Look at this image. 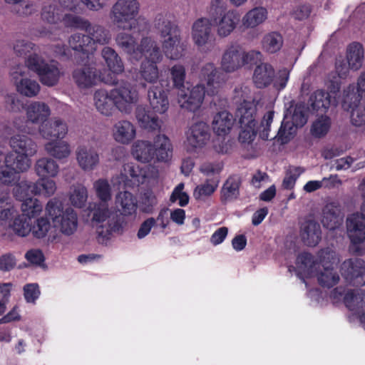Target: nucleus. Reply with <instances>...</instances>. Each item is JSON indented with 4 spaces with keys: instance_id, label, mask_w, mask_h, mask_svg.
I'll use <instances>...</instances> for the list:
<instances>
[{
    "instance_id": "1",
    "label": "nucleus",
    "mask_w": 365,
    "mask_h": 365,
    "mask_svg": "<svg viewBox=\"0 0 365 365\" xmlns=\"http://www.w3.org/2000/svg\"><path fill=\"white\" fill-rule=\"evenodd\" d=\"M173 86L178 89L177 100L179 106L185 110L195 112L201 106L205 92L214 96L219 93L227 78L213 63H206L200 68L199 79L201 82L191 89L185 87V68L182 64H175L170 69Z\"/></svg>"
},
{
    "instance_id": "2",
    "label": "nucleus",
    "mask_w": 365,
    "mask_h": 365,
    "mask_svg": "<svg viewBox=\"0 0 365 365\" xmlns=\"http://www.w3.org/2000/svg\"><path fill=\"white\" fill-rule=\"evenodd\" d=\"M11 151L4 153L0 148V182L12 185L19 179V173L31 165V158L38 152L37 143L24 134H15L9 140Z\"/></svg>"
},
{
    "instance_id": "3",
    "label": "nucleus",
    "mask_w": 365,
    "mask_h": 365,
    "mask_svg": "<svg viewBox=\"0 0 365 365\" xmlns=\"http://www.w3.org/2000/svg\"><path fill=\"white\" fill-rule=\"evenodd\" d=\"M93 190L100 202L91 209L92 222L96 228L98 240L106 243L115 235H121L124 230V220L108 202L112 198L111 185L107 179L99 178L93 184Z\"/></svg>"
},
{
    "instance_id": "4",
    "label": "nucleus",
    "mask_w": 365,
    "mask_h": 365,
    "mask_svg": "<svg viewBox=\"0 0 365 365\" xmlns=\"http://www.w3.org/2000/svg\"><path fill=\"white\" fill-rule=\"evenodd\" d=\"M339 259L331 248L320 250L315 259L309 253H302L297 259L298 274L303 277H316L318 283L323 287L330 288L336 285L339 275L334 269Z\"/></svg>"
},
{
    "instance_id": "5",
    "label": "nucleus",
    "mask_w": 365,
    "mask_h": 365,
    "mask_svg": "<svg viewBox=\"0 0 365 365\" xmlns=\"http://www.w3.org/2000/svg\"><path fill=\"white\" fill-rule=\"evenodd\" d=\"M115 43L128 56V60L131 63L139 61L143 54L148 52L151 59L160 58V49L155 41L150 37L143 38L138 44L136 38L131 34L120 31L115 37Z\"/></svg>"
},
{
    "instance_id": "6",
    "label": "nucleus",
    "mask_w": 365,
    "mask_h": 365,
    "mask_svg": "<svg viewBox=\"0 0 365 365\" xmlns=\"http://www.w3.org/2000/svg\"><path fill=\"white\" fill-rule=\"evenodd\" d=\"M155 27L163 41V49L168 58L178 60L183 56L185 44L182 42L181 30L167 15H158L155 21Z\"/></svg>"
},
{
    "instance_id": "7",
    "label": "nucleus",
    "mask_w": 365,
    "mask_h": 365,
    "mask_svg": "<svg viewBox=\"0 0 365 365\" xmlns=\"http://www.w3.org/2000/svg\"><path fill=\"white\" fill-rule=\"evenodd\" d=\"M46 214L52 222L60 235L70 237L73 235L78 227V217L76 212L71 207L63 208L61 203L56 199L50 200L45 207Z\"/></svg>"
},
{
    "instance_id": "8",
    "label": "nucleus",
    "mask_w": 365,
    "mask_h": 365,
    "mask_svg": "<svg viewBox=\"0 0 365 365\" xmlns=\"http://www.w3.org/2000/svg\"><path fill=\"white\" fill-rule=\"evenodd\" d=\"M207 12L220 38L230 36L240 21V12L233 9L227 10L224 0H211Z\"/></svg>"
},
{
    "instance_id": "9",
    "label": "nucleus",
    "mask_w": 365,
    "mask_h": 365,
    "mask_svg": "<svg viewBox=\"0 0 365 365\" xmlns=\"http://www.w3.org/2000/svg\"><path fill=\"white\" fill-rule=\"evenodd\" d=\"M140 4L137 0H118L111 7L110 18L123 30H133L138 25Z\"/></svg>"
},
{
    "instance_id": "10",
    "label": "nucleus",
    "mask_w": 365,
    "mask_h": 365,
    "mask_svg": "<svg viewBox=\"0 0 365 365\" xmlns=\"http://www.w3.org/2000/svg\"><path fill=\"white\" fill-rule=\"evenodd\" d=\"M27 68L35 72L42 84L47 86L56 85L61 76L57 63L46 62L37 54L30 55L25 61Z\"/></svg>"
},
{
    "instance_id": "11",
    "label": "nucleus",
    "mask_w": 365,
    "mask_h": 365,
    "mask_svg": "<svg viewBox=\"0 0 365 365\" xmlns=\"http://www.w3.org/2000/svg\"><path fill=\"white\" fill-rule=\"evenodd\" d=\"M235 101L240 103L236 115L240 126L256 125L257 108L251 95L250 90L246 86L235 88Z\"/></svg>"
},
{
    "instance_id": "12",
    "label": "nucleus",
    "mask_w": 365,
    "mask_h": 365,
    "mask_svg": "<svg viewBox=\"0 0 365 365\" xmlns=\"http://www.w3.org/2000/svg\"><path fill=\"white\" fill-rule=\"evenodd\" d=\"M111 93L114 97L116 109L125 114L132 112L133 106L139 100V93L134 85L122 81L113 89Z\"/></svg>"
},
{
    "instance_id": "13",
    "label": "nucleus",
    "mask_w": 365,
    "mask_h": 365,
    "mask_svg": "<svg viewBox=\"0 0 365 365\" xmlns=\"http://www.w3.org/2000/svg\"><path fill=\"white\" fill-rule=\"evenodd\" d=\"M148 178L147 168L128 163L123 165L120 174L112 178L111 183L114 187L138 186L143 184Z\"/></svg>"
},
{
    "instance_id": "14",
    "label": "nucleus",
    "mask_w": 365,
    "mask_h": 365,
    "mask_svg": "<svg viewBox=\"0 0 365 365\" xmlns=\"http://www.w3.org/2000/svg\"><path fill=\"white\" fill-rule=\"evenodd\" d=\"M9 76L16 91L21 95L32 98L38 94L41 88L39 83L35 79L27 77L26 68L24 65L12 66Z\"/></svg>"
},
{
    "instance_id": "15",
    "label": "nucleus",
    "mask_w": 365,
    "mask_h": 365,
    "mask_svg": "<svg viewBox=\"0 0 365 365\" xmlns=\"http://www.w3.org/2000/svg\"><path fill=\"white\" fill-rule=\"evenodd\" d=\"M346 227L351 241L350 251L356 255H362L361 245L365 242V221L361 219L359 212H354L347 216Z\"/></svg>"
},
{
    "instance_id": "16",
    "label": "nucleus",
    "mask_w": 365,
    "mask_h": 365,
    "mask_svg": "<svg viewBox=\"0 0 365 365\" xmlns=\"http://www.w3.org/2000/svg\"><path fill=\"white\" fill-rule=\"evenodd\" d=\"M342 277L352 286H365V262L361 258L344 260L340 267Z\"/></svg>"
},
{
    "instance_id": "17",
    "label": "nucleus",
    "mask_w": 365,
    "mask_h": 365,
    "mask_svg": "<svg viewBox=\"0 0 365 365\" xmlns=\"http://www.w3.org/2000/svg\"><path fill=\"white\" fill-rule=\"evenodd\" d=\"M209 140V126L204 122H198L191 125L187 130L185 146L187 152L197 153Z\"/></svg>"
},
{
    "instance_id": "18",
    "label": "nucleus",
    "mask_w": 365,
    "mask_h": 365,
    "mask_svg": "<svg viewBox=\"0 0 365 365\" xmlns=\"http://www.w3.org/2000/svg\"><path fill=\"white\" fill-rule=\"evenodd\" d=\"M191 37L194 44L202 48L214 39L210 18L200 17L191 26Z\"/></svg>"
},
{
    "instance_id": "19",
    "label": "nucleus",
    "mask_w": 365,
    "mask_h": 365,
    "mask_svg": "<svg viewBox=\"0 0 365 365\" xmlns=\"http://www.w3.org/2000/svg\"><path fill=\"white\" fill-rule=\"evenodd\" d=\"M73 79L76 86L81 89H88L96 86L103 80L98 75L96 68L91 66H84L77 68L73 72ZM105 83L112 84L113 82L104 81Z\"/></svg>"
},
{
    "instance_id": "20",
    "label": "nucleus",
    "mask_w": 365,
    "mask_h": 365,
    "mask_svg": "<svg viewBox=\"0 0 365 365\" xmlns=\"http://www.w3.org/2000/svg\"><path fill=\"white\" fill-rule=\"evenodd\" d=\"M76 158L78 166L84 171L93 170L100 163L97 150L91 145H81L76 150Z\"/></svg>"
},
{
    "instance_id": "21",
    "label": "nucleus",
    "mask_w": 365,
    "mask_h": 365,
    "mask_svg": "<svg viewBox=\"0 0 365 365\" xmlns=\"http://www.w3.org/2000/svg\"><path fill=\"white\" fill-rule=\"evenodd\" d=\"M220 66L222 71L227 73H234L243 67L242 51L239 45L231 44L225 49Z\"/></svg>"
},
{
    "instance_id": "22",
    "label": "nucleus",
    "mask_w": 365,
    "mask_h": 365,
    "mask_svg": "<svg viewBox=\"0 0 365 365\" xmlns=\"http://www.w3.org/2000/svg\"><path fill=\"white\" fill-rule=\"evenodd\" d=\"M160 85H153L148 90V101L150 109L155 113L165 114L169 108L168 91Z\"/></svg>"
},
{
    "instance_id": "23",
    "label": "nucleus",
    "mask_w": 365,
    "mask_h": 365,
    "mask_svg": "<svg viewBox=\"0 0 365 365\" xmlns=\"http://www.w3.org/2000/svg\"><path fill=\"white\" fill-rule=\"evenodd\" d=\"M68 125L63 120L54 118L45 123L41 124L38 132L42 138L52 140L63 139L68 133Z\"/></svg>"
},
{
    "instance_id": "24",
    "label": "nucleus",
    "mask_w": 365,
    "mask_h": 365,
    "mask_svg": "<svg viewBox=\"0 0 365 365\" xmlns=\"http://www.w3.org/2000/svg\"><path fill=\"white\" fill-rule=\"evenodd\" d=\"M155 162L168 163L171 160L173 146L170 139L165 134L156 135L152 141Z\"/></svg>"
},
{
    "instance_id": "25",
    "label": "nucleus",
    "mask_w": 365,
    "mask_h": 365,
    "mask_svg": "<svg viewBox=\"0 0 365 365\" xmlns=\"http://www.w3.org/2000/svg\"><path fill=\"white\" fill-rule=\"evenodd\" d=\"M51 225L46 217H38L31 227L30 234L38 240L46 238L48 243H54L60 240L61 236L56 231H50Z\"/></svg>"
},
{
    "instance_id": "26",
    "label": "nucleus",
    "mask_w": 365,
    "mask_h": 365,
    "mask_svg": "<svg viewBox=\"0 0 365 365\" xmlns=\"http://www.w3.org/2000/svg\"><path fill=\"white\" fill-rule=\"evenodd\" d=\"M158 113L147 110L143 106H138L135 110V118L140 127L148 131H160L163 125Z\"/></svg>"
},
{
    "instance_id": "27",
    "label": "nucleus",
    "mask_w": 365,
    "mask_h": 365,
    "mask_svg": "<svg viewBox=\"0 0 365 365\" xmlns=\"http://www.w3.org/2000/svg\"><path fill=\"white\" fill-rule=\"evenodd\" d=\"M364 99L365 100V71L362 72L358 78L356 91L352 84L344 91L342 107L344 109H349Z\"/></svg>"
},
{
    "instance_id": "28",
    "label": "nucleus",
    "mask_w": 365,
    "mask_h": 365,
    "mask_svg": "<svg viewBox=\"0 0 365 365\" xmlns=\"http://www.w3.org/2000/svg\"><path fill=\"white\" fill-rule=\"evenodd\" d=\"M28 122L38 124L45 123L51 114L50 107L41 101H32L25 107Z\"/></svg>"
},
{
    "instance_id": "29",
    "label": "nucleus",
    "mask_w": 365,
    "mask_h": 365,
    "mask_svg": "<svg viewBox=\"0 0 365 365\" xmlns=\"http://www.w3.org/2000/svg\"><path fill=\"white\" fill-rule=\"evenodd\" d=\"M112 136L117 143L128 145L133 141L136 136L135 127L129 120H119L113 126Z\"/></svg>"
},
{
    "instance_id": "30",
    "label": "nucleus",
    "mask_w": 365,
    "mask_h": 365,
    "mask_svg": "<svg viewBox=\"0 0 365 365\" xmlns=\"http://www.w3.org/2000/svg\"><path fill=\"white\" fill-rule=\"evenodd\" d=\"M115 203L123 217H135L138 212L136 197L128 191L119 192L115 197Z\"/></svg>"
},
{
    "instance_id": "31",
    "label": "nucleus",
    "mask_w": 365,
    "mask_h": 365,
    "mask_svg": "<svg viewBox=\"0 0 365 365\" xmlns=\"http://www.w3.org/2000/svg\"><path fill=\"white\" fill-rule=\"evenodd\" d=\"M93 101L97 110L106 116L112 115L116 108L111 90L107 91L103 88L96 90L93 94Z\"/></svg>"
},
{
    "instance_id": "32",
    "label": "nucleus",
    "mask_w": 365,
    "mask_h": 365,
    "mask_svg": "<svg viewBox=\"0 0 365 365\" xmlns=\"http://www.w3.org/2000/svg\"><path fill=\"white\" fill-rule=\"evenodd\" d=\"M343 217L340 206L336 202H330L323 208L322 223L324 227L333 230L341 226Z\"/></svg>"
},
{
    "instance_id": "33",
    "label": "nucleus",
    "mask_w": 365,
    "mask_h": 365,
    "mask_svg": "<svg viewBox=\"0 0 365 365\" xmlns=\"http://www.w3.org/2000/svg\"><path fill=\"white\" fill-rule=\"evenodd\" d=\"M148 52L143 54L145 60L140 64L139 73L142 80L150 84H155L158 82L160 76L159 70L157 63L163 59V55L160 53V58L151 59L148 57Z\"/></svg>"
},
{
    "instance_id": "34",
    "label": "nucleus",
    "mask_w": 365,
    "mask_h": 365,
    "mask_svg": "<svg viewBox=\"0 0 365 365\" xmlns=\"http://www.w3.org/2000/svg\"><path fill=\"white\" fill-rule=\"evenodd\" d=\"M87 36L90 41L92 53L96 50V44H108L111 40V34L109 30L100 25H92L90 22L88 26L85 29Z\"/></svg>"
},
{
    "instance_id": "35",
    "label": "nucleus",
    "mask_w": 365,
    "mask_h": 365,
    "mask_svg": "<svg viewBox=\"0 0 365 365\" xmlns=\"http://www.w3.org/2000/svg\"><path fill=\"white\" fill-rule=\"evenodd\" d=\"M34 171L39 178H56L60 171L57 162L49 157L38 158L34 164Z\"/></svg>"
},
{
    "instance_id": "36",
    "label": "nucleus",
    "mask_w": 365,
    "mask_h": 365,
    "mask_svg": "<svg viewBox=\"0 0 365 365\" xmlns=\"http://www.w3.org/2000/svg\"><path fill=\"white\" fill-rule=\"evenodd\" d=\"M300 237L307 245H317L321 240L320 225L312 220L304 221L300 227Z\"/></svg>"
},
{
    "instance_id": "37",
    "label": "nucleus",
    "mask_w": 365,
    "mask_h": 365,
    "mask_svg": "<svg viewBox=\"0 0 365 365\" xmlns=\"http://www.w3.org/2000/svg\"><path fill=\"white\" fill-rule=\"evenodd\" d=\"M274 69L268 63H261L257 65L253 72L252 80L259 88H266L274 81Z\"/></svg>"
},
{
    "instance_id": "38",
    "label": "nucleus",
    "mask_w": 365,
    "mask_h": 365,
    "mask_svg": "<svg viewBox=\"0 0 365 365\" xmlns=\"http://www.w3.org/2000/svg\"><path fill=\"white\" fill-rule=\"evenodd\" d=\"M132 155L139 162L147 163L155 162L152 141L138 140L132 145Z\"/></svg>"
},
{
    "instance_id": "39",
    "label": "nucleus",
    "mask_w": 365,
    "mask_h": 365,
    "mask_svg": "<svg viewBox=\"0 0 365 365\" xmlns=\"http://www.w3.org/2000/svg\"><path fill=\"white\" fill-rule=\"evenodd\" d=\"M101 56L111 73L120 75L124 72L125 66L123 60L113 48L105 46L101 51Z\"/></svg>"
},
{
    "instance_id": "40",
    "label": "nucleus",
    "mask_w": 365,
    "mask_h": 365,
    "mask_svg": "<svg viewBox=\"0 0 365 365\" xmlns=\"http://www.w3.org/2000/svg\"><path fill=\"white\" fill-rule=\"evenodd\" d=\"M346 58L351 70L358 71L360 69L364 60L363 45L359 42L350 43L346 48Z\"/></svg>"
},
{
    "instance_id": "41",
    "label": "nucleus",
    "mask_w": 365,
    "mask_h": 365,
    "mask_svg": "<svg viewBox=\"0 0 365 365\" xmlns=\"http://www.w3.org/2000/svg\"><path fill=\"white\" fill-rule=\"evenodd\" d=\"M234 118L232 115L227 110H222L216 113L212 120V128L218 136H225L231 130Z\"/></svg>"
},
{
    "instance_id": "42",
    "label": "nucleus",
    "mask_w": 365,
    "mask_h": 365,
    "mask_svg": "<svg viewBox=\"0 0 365 365\" xmlns=\"http://www.w3.org/2000/svg\"><path fill=\"white\" fill-rule=\"evenodd\" d=\"M267 19V10L257 6L249 10L242 18V26L245 29H255Z\"/></svg>"
},
{
    "instance_id": "43",
    "label": "nucleus",
    "mask_w": 365,
    "mask_h": 365,
    "mask_svg": "<svg viewBox=\"0 0 365 365\" xmlns=\"http://www.w3.org/2000/svg\"><path fill=\"white\" fill-rule=\"evenodd\" d=\"M284 120L290 122L294 128L303 126L307 121L306 107L302 104L290 106L284 113Z\"/></svg>"
},
{
    "instance_id": "44",
    "label": "nucleus",
    "mask_w": 365,
    "mask_h": 365,
    "mask_svg": "<svg viewBox=\"0 0 365 365\" xmlns=\"http://www.w3.org/2000/svg\"><path fill=\"white\" fill-rule=\"evenodd\" d=\"M220 178L207 179L204 182L197 185L193 191V197L199 201H205L217 190Z\"/></svg>"
},
{
    "instance_id": "45",
    "label": "nucleus",
    "mask_w": 365,
    "mask_h": 365,
    "mask_svg": "<svg viewBox=\"0 0 365 365\" xmlns=\"http://www.w3.org/2000/svg\"><path fill=\"white\" fill-rule=\"evenodd\" d=\"M44 149L48 155L58 160L68 158L71 153L69 143L65 140H51L44 145Z\"/></svg>"
},
{
    "instance_id": "46",
    "label": "nucleus",
    "mask_w": 365,
    "mask_h": 365,
    "mask_svg": "<svg viewBox=\"0 0 365 365\" xmlns=\"http://www.w3.org/2000/svg\"><path fill=\"white\" fill-rule=\"evenodd\" d=\"M240 178L237 176L230 177L224 183L221 190V200L227 203L236 200L240 195Z\"/></svg>"
},
{
    "instance_id": "47",
    "label": "nucleus",
    "mask_w": 365,
    "mask_h": 365,
    "mask_svg": "<svg viewBox=\"0 0 365 365\" xmlns=\"http://www.w3.org/2000/svg\"><path fill=\"white\" fill-rule=\"evenodd\" d=\"M344 302L349 310L356 312L365 306V291L361 289L349 291L345 294Z\"/></svg>"
},
{
    "instance_id": "48",
    "label": "nucleus",
    "mask_w": 365,
    "mask_h": 365,
    "mask_svg": "<svg viewBox=\"0 0 365 365\" xmlns=\"http://www.w3.org/2000/svg\"><path fill=\"white\" fill-rule=\"evenodd\" d=\"M309 102L314 110L321 113L325 112L331 103H335L331 100V96L322 90L315 91L310 97Z\"/></svg>"
},
{
    "instance_id": "49",
    "label": "nucleus",
    "mask_w": 365,
    "mask_h": 365,
    "mask_svg": "<svg viewBox=\"0 0 365 365\" xmlns=\"http://www.w3.org/2000/svg\"><path fill=\"white\" fill-rule=\"evenodd\" d=\"M262 49L267 53L279 51L283 45V38L277 32H270L264 36L261 41Z\"/></svg>"
},
{
    "instance_id": "50",
    "label": "nucleus",
    "mask_w": 365,
    "mask_h": 365,
    "mask_svg": "<svg viewBox=\"0 0 365 365\" xmlns=\"http://www.w3.org/2000/svg\"><path fill=\"white\" fill-rule=\"evenodd\" d=\"M331 125L330 118L327 115H321L312 122L310 133L314 138H322L329 133Z\"/></svg>"
},
{
    "instance_id": "51",
    "label": "nucleus",
    "mask_w": 365,
    "mask_h": 365,
    "mask_svg": "<svg viewBox=\"0 0 365 365\" xmlns=\"http://www.w3.org/2000/svg\"><path fill=\"white\" fill-rule=\"evenodd\" d=\"M22 215L29 220L38 217L43 211L41 202L36 198L29 197L22 202L21 205Z\"/></svg>"
},
{
    "instance_id": "52",
    "label": "nucleus",
    "mask_w": 365,
    "mask_h": 365,
    "mask_svg": "<svg viewBox=\"0 0 365 365\" xmlns=\"http://www.w3.org/2000/svg\"><path fill=\"white\" fill-rule=\"evenodd\" d=\"M88 200L87 188L81 185H74L71 187L69 201L71 204L77 208H82L86 205Z\"/></svg>"
},
{
    "instance_id": "53",
    "label": "nucleus",
    "mask_w": 365,
    "mask_h": 365,
    "mask_svg": "<svg viewBox=\"0 0 365 365\" xmlns=\"http://www.w3.org/2000/svg\"><path fill=\"white\" fill-rule=\"evenodd\" d=\"M56 190V184L54 180L50 178H39L34 182V195L49 197L52 196Z\"/></svg>"
},
{
    "instance_id": "54",
    "label": "nucleus",
    "mask_w": 365,
    "mask_h": 365,
    "mask_svg": "<svg viewBox=\"0 0 365 365\" xmlns=\"http://www.w3.org/2000/svg\"><path fill=\"white\" fill-rule=\"evenodd\" d=\"M9 226L17 236L25 237L30 235L31 222V220L19 214Z\"/></svg>"
},
{
    "instance_id": "55",
    "label": "nucleus",
    "mask_w": 365,
    "mask_h": 365,
    "mask_svg": "<svg viewBox=\"0 0 365 365\" xmlns=\"http://www.w3.org/2000/svg\"><path fill=\"white\" fill-rule=\"evenodd\" d=\"M61 9L56 4L46 5L42 8L41 19L49 24H56L62 21Z\"/></svg>"
},
{
    "instance_id": "56",
    "label": "nucleus",
    "mask_w": 365,
    "mask_h": 365,
    "mask_svg": "<svg viewBox=\"0 0 365 365\" xmlns=\"http://www.w3.org/2000/svg\"><path fill=\"white\" fill-rule=\"evenodd\" d=\"M335 69L336 73L338 75V78L336 76H333V79H330L331 81V86H330V91L331 93H335L336 92H338L339 90V85L340 81L339 78H344L347 76L349 74V71L350 70V68L349 66V64L346 65V63L344 61L343 59H336V65H335ZM331 78V77H329Z\"/></svg>"
},
{
    "instance_id": "57",
    "label": "nucleus",
    "mask_w": 365,
    "mask_h": 365,
    "mask_svg": "<svg viewBox=\"0 0 365 365\" xmlns=\"http://www.w3.org/2000/svg\"><path fill=\"white\" fill-rule=\"evenodd\" d=\"M89 37L86 35L81 34H75L72 35L68 41L70 46L76 51H81L83 53H92L91 44L88 43Z\"/></svg>"
},
{
    "instance_id": "58",
    "label": "nucleus",
    "mask_w": 365,
    "mask_h": 365,
    "mask_svg": "<svg viewBox=\"0 0 365 365\" xmlns=\"http://www.w3.org/2000/svg\"><path fill=\"white\" fill-rule=\"evenodd\" d=\"M33 190H34V182L22 180L14 188V195L17 200L24 202V200L34 195Z\"/></svg>"
},
{
    "instance_id": "59",
    "label": "nucleus",
    "mask_w": 365,
    "mask_h": 365,
    "mask_svg": "<svg viewBox=\"0 0 365 365\" xmlns=\"http://www.w3.org/2000/svg\"><path fill=\"white\" fill-rule=\"evenodd\" d=\"M64 26L68 28L83 30L88 26L89 21L79 16L66 14L63 15L62 21Z\"/></svg>"
},
{
    "instance_id": "60",
    "label": "nucleus",
    "mask_w": 365,
    "mask_h": 365,
    "mask_svg": "<svg viewBox=\"0 0 365 365\" xmlns=\"http://www.w3.org/2000/svg\"><path fill=\"white\" fill-rule=\"evenodd\" d=\"M346 110H351V123L353 125L356 127L365 125V104H360L359 102Z\"/></svg>"
},
{
    "instance_id": "61",
    "label": "nucleus",
    "mask_w": 365,
    "mask_h": 365,
    "mask_svg": "<svg viewBox=\"0 0 365 365\" xmlns=\"http://www.w3.org/2000/svg\"><path fill=\"white\" fill-rule=\"evenodd\" d=\"M222 168L223 165L221 162L206 161L200 165V171L206 177H211V178H219V174L222 171Z\"/></svg>"
},
{
    "instance_id": "62",
    "label": "nucleus",
    "mask_w": 365,
    "mask_h": 365,
    "mask_svg": "<svg viewBox=\"0 0 365 365\" xmlns=\"http://www.w3.org/2000/svg\"><path fill=\"white\" fill-rule=\"evenodd\" d=\"M185 184L179 183L173 190L170 197V201L172 203L176 202L180 207L186 206L189 202V195L184 191Z\"/></svg>"
},
{
    "instance_id": "63",
    "label": "nucleus",
    "mask_w": 365,
    "mask_h": 365,
    "mask_svg": "<svg viewBox=\"0 0 365 365\" xmlns=\"http://www.w3.org/2000/svg\"><path fill=\"white\" fill-rule=\"evenodd\" d=\"M296 128L292 126L289 121L283 120L277 135L274 138H277L282 144L288 143L294 135Z\"/></svg>"
},
{
    "instance_id": "64",
    "label": "nucleus",
    "mask_w": 365,
    "mask_h": 365,
    "mask_svg": "<svg viewBox=\"0 0 365 365\" xmlns=\"http://www.w3.org/2000/svg\"><path fill=\"white\" fill-rule=\"evenodd\" d=\"M303 172L304 170L299 167L290 168L283 180L282 187L287 190L292 189L295 185L297 179Z\"/></svg>"
}]
</instances>
